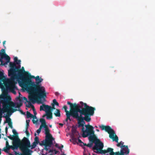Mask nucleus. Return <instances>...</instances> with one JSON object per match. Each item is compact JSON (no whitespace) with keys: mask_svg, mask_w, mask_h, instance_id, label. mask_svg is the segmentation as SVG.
Returning <instances> with one entry per match:
<instances>
[{"mask_svg":"<svg viewBox=\"0 0 155 155\" xmlns=\"http://www.w3.org/2000/svg\"><path fill=\"white\" fill-rule=\"evenodd\" d=\"M29 148H27L24 152H22V153L19 155H31L30 153L32 151L29 149Z\"/></svg>","mask_w":155,"mask_h":155,"instance_id":"a878e982","label":"nucleus"},{"mask_svg":"<svg viewBox=\"0 0 155 155\" xmlns=\"http://www.w3.org/2000/svg\"><path fill=\"white\" fill-rule=\"evenodd\" d=\"M28 104H27V103L26 104H26V107H27L28 108H30L31 107V106L33 105H32L31 103V102H30L29 101H28V102H27Z\"/></svg>","mask_w":155,"mask_h":155,"instance_id":"4c0bfd02","label":"nucleus"},{"mask_svg":"<svg viewBox=\"0 0 155 155\" xmlns=\"http://www.w3.org/2000/svg\"><path fill=\"white\" fill-rule=\"evenodd\" d=\"M18 110L22 114H24L25 113L22 111V110Z\"/></svg>","mask_w":155,"mask_h":155,"instance_id":"6e6d98bb","label":"nucleus"},{"mask_svg":"<svg viewBox=\"0 0 155 155\" xmlns=\"http://www.w3.org/2000/svg\"><path fill=\"white\" fill-rule=\"evenodd\" d=\"M76 113H70V114H66V118L65 119V120L66 121H68V120H69L70 121H71V120L70 118V117L71 116L74 119H75L76 116Z\"/></svg>","mask_w":155,"mask_h":155,"instance_id":"5701e85b","label":"nucleus"},{"mask_svg":"<svg viewBox=\"0 0 155 155\" xmlns=\"http://www.w3.org/2000/svg\"><path fill=\"white\" fill-rule=\"evenodd\" d=\"M53 151H54V150H53L50 149L49 150V153H52V152H53Z\"/></svg>","mask_w":155,"mask_h":155,"instance_id":"0e129e2a","label":"nucleus"},{"mask_svg":"<svg viewBox=\"0 0 155 155\" xmlns=\"http://www.w3.org/2000/svg\"><path fill=\"white\" fill-rule=\"evenodd\" d=\"M54 114L56 117H60L61 116V114L59 110L56 109L55 112L54 113Z\"/></svg>","mask_w":155,"mask_h":155,"instance_id":"7c9ffc66","label":"nucleus"},{"mask_svg":"<svg viewBox=\"0 0 155 155\" xmlns=\"http://www.w3.org/2000/svg\"><path fill=\"white\" fill-rule=\"evenodd\" d=\"M7 137L11 140H13V141H14V140H15V137L17 138L16 137H13V135L12 137H11V136H8Z\"/></svg>","mask_w":155,"mask_h":155,"instance_id":"79ce46f5","label":"nucleus"},{"mask_svg":"<svg viewBox=\"0 0 155 155\" xmlns=\"http://www.w3.org/2000/svg\"><path fill=\"white\" fill-rule=\"evenodd\" d=\"M43 127V126L42 125H41L39 128L37 130V132L38 134H39L41 132V130Z\"/></svg>","mask_w":155,"mask_h":155,"instance_id":"ea45409f","label":"nucleus"},{"mask_svg":"<svg viewBox=\"0 0 155 155\" xmlns=\"http://www.w3.org/2000/svg\"><path fill=\"white\" fill-rule=\"evenodd\" d=\"M80 104L81 105L78 104L77 113L91 119V116L94 115L95 108L90 106L82 101L80 102Z\"/></svg>","mask_w":155,"mask_h":155,"instance_id":"f03ea898","label":"nucleus"},{"mask_svg":"<svg viewBox=\"0 0 155 155\" xmlns=\"http://www.w3.org/2000/svg\"><path fill=\"white\" fill-rule=\"evenodd\" d=\"M88 139L89 141L92 143H94L95 141H97V140L99 139L97 138L94 133V134H92L89 135Z\"/></svg>","mask_w":155,"mask_h":155,"instance_id":"4be33fe9","label":"nucleus"},{"mask_svg":"<svg viewBox=\"0 0 155 155\" xmlns=\"http://www.w3.org/2000/svg\"><path fill=\"white\" fill-rule=\"evenodd\" d=\"M54 151L55 152V154H56L58 152V151H57L55 149H54Z\"/></svg>","mask_w":155,"mask_h":155,"instance_id":"69168bd1","label":"nucleus"},{"mask_svg":"<svg viewBox=\"0 0 155 155\" xmlns=\"http://www.w3.org/2000/svg\"><path fill=\"white\" fill-rule=\"evenodd\" d=\"M8 125L11 128H12V122L8 124Z\"/></svg>","mask_w":155,"mask_h":155,"instance_id":"09e8293b","label":"nucleus"},{"mask_svg":"<svg viewBox=\"0 0 155 155\" xmlns=\"http://www.w3.org/2000/svg\"><path fill=\"white\" fill-rule=\"evenodd\" d=\"M6 111L4 110H1L0 111V121L2 120V118L3 117V116H2L3 114H4L5 113V112Z\"/></svg>","mask_w":155,"mask_h":155,"instance_id":"e433bc0d","label":"nucleus"},{"mask_svg":"<svg viewBox=\"0 0 155 155\" xmlns=\"http://www.w3.org/2000/svg\"><path fill=\"white\" fill-rule=\"evenodd\" d=\"M20 67H21V65H20V64L18 65V67H17V68H18V70H19L20 69Z\"/></svg>","mask_w":155,"mask_h":155,"instance_id":"338daca9","label":"nucleus"},{"mask_svg":"<svg viewBox=\"0 0 155 155\" xmlns=\"http://www.w3.org/2000/svg\"><path fill=\"white\" fill-rule=\"evenodd\" d=\"M67 104L68 105H70V109L69 111H68L67 110V107L66 105H64L63 106V108L64 109V110L65 112L66 113V114H69L70 113H77V108H78V104L76 103L72 104L69 101L67 102Z\"/></svg>","mask_w":155,"mask_h":155,"instance_id":"1a4fd4ad","label":"nucleus"},{"mask_svg":"<svg viewBox=\"0 0 155 155\" xmlns=\"http://www.w3.org/2000/svg\"><path fill=\"white\" fill-rule=\"evenodd\" d=\"M38 144L37 143H36V142H34L33 143H32V145H31V147H31V149H34L35 148V147L36 146H37V145Z\"/></svg>","mask_w":155,"mask_h":155,"instance_id":"f704fd0d","label":"nucleus"},{"mask_svg":"<svg viewBox=\"0 0 155 155\" xmlns=\"http://www.w3.org/2000/svg\"><path fill=\"white\" fill-rule=\"evenodd\" d=\"M30 93H33L36 95L38 99H41L46 97V94L44 87L41 86L35 85L27 89Z\"/></svg>","mask_w":155,"mask_h":155,"instance_id":"20e7f679","label":"nucleus"},{"mask_svg":"<svg viewBox=\"0 0 155 155\" xmlns=\"http://www.w3.org/2000/svg\"><path fill=\"white\" fill-rule=\"evenodd\" d=\"M12 132L14 134V135L13 136V137H16L17 138L15 137V140H14L16 141H21V140L19 139L18 136V133L16 131L15 129L12 130Z\"/></svg>","mask_w":155,"mask_h":155,"instance_id":"cd10ccee","label":"nucleus"},{"mask_svg":"<svg viewBox=\"0 0 155 155\" xmlns=\"http://www.w3.org/2000/svg\"><path fill=\"white\" fill-rule=\"evenodd\" d=\"M55 147H56L58 148H60V147L58 146V145L57 143H56L55 144Z\"/></svg>","mask_w":155,"mask_h":155,"instance_id":"4d7b16f0","label":"nucleus"},{"mask_svg":"<svg viewBox=\"0 0 155 155\" xmlns=\"http://www.w3.org/2000/svg\"><path fill=\"white\" fill-rule=\"evenodd\" d=\"M50 108H51L50 106H49L47 105L43 104L40 106V111H45L46 112V111H51L50 110Z\"/></svg>","mask_w":155,"mask_h":155,"instance_id":"6ab92c4d","label":"nucleus"},{"mask_svg":"<svg viewBox=\"0 0 155 155\" xmlns=\"http://www.w3.org/2000/svg\"><path fill=\"white\" fill-rule=\"evenodd\" d=\"M124 144V143L122 141L120 142L119 143H118L117 144V146L118 147H120L121 146H124L123 145Z\"/></svg>","mask_w":155,"mask_h":155,"instance_id":"a19ab883","label":"nucleus"},{"mask_svg":"<svg viewBox=\"0 0 155 155\" xmlns=\"http://www.w3.org/2000/svg\"><path fill=\"white\" fill-rule=\"evenodd\" d=\"M81 127H82V131L83 132H83H84V131L85 130H84V126H81Z\"/></svg>","mask_w":155,"mask_h":155,"instance_id":"3c124183","label":"nucleus"},{"mask_svg":"<svg viewBox=\"0 0 155 155\" xmlns=\"http://www.w3.org/2000/svg\"><path fill=\"white\" fill-rule=\"evenodd\" d=\"M53 141L52 140V143L51 144L49 143L48 141L47 140H45V142H43L42 143V145L45 146V149L46 150L48 151V148L47 147H51L53 144Z\"/></svg>","mask_w":155,"mask_h":155,"instance_id":"b1692460","label":"nucleus"},{"mask_svg":"<svg viewBox=\"0 0 155 155\" xmlns=\"http://www.w3.org/2000/svg\"><path fill=\"white\" fill-rule=\"evenodd\" d=\"M22 101H25L24 102L25 104H26L27 102H28V101L27 98L25 97H21Z\"/></svg>","mask_w":155,"mask_h":155,"instance_id":"37998d69","label":"nucleus"},{"mask_svg":"<svg viewBox=\"0 0 155 155\" xmlns=\"http://www.w3.org/2000/svg\"><path fill=\"white\" fill-rule=\"evenodd\" d=\"M32 122L33 123V124H36V123H37V122L38 121V120L37 119L36 120H35L34 119H33L32 120Z\"/></svg>","mask_w":155,"mask_h":155,"instance_id":"de8ad7c7","label":"nucleus"},{"mask_svg":"<svg viewBox=\"0 0 155 155\" xmlns=\"http://www.w3.org/2000/svg\"><path fill=\"white\" fill-rule=\"evenodd\" d=\"M31 118H33V119H34H34H37V118L36 115H33V116H32V117Z\"/></svg>","mask_w":155,"mask_h":155,"instance_id":"603ef678","label":"nucleus"},{"mask_svg":"<svg viewBox=\"0 0 155 155\" xmlns=\"http://www.w3.org/2000/svg\"><path fill=\"white\" fill-rule=\"evenodd\" d=\"M19 96L17 97L16 99L17 101H19L20 103H15L17 105V107H18V108H19L20 107H21L22 105V100L21 97H20V95H21V94L20 93H19Z\"/></svg>","mask_w":155,"mask_h":155,"instance_id":"393cba45","label":"nucleus"},{"mask_svg":"<svg viewBox=\"0 0 155 155\" xmlns=\"http://www.w3.org/2000/svg\"><path fill=\"white\" fill-rule=\"evenodd\" d=\"M30 120H26V129H28V128L29 126V123L30 122Z\"/></svg>","mask_w":155,"mask_h":155,"instance_id":"58836bf2","label":"nucleus"},{"mask_svg":"<svg viewBox=\"0 0 155 155\" xmlns=\"http://www.w3.org/2000/svg\"><path fill=\"white\" fill-rule=\"evenodd\" d=\"M12 145L11 146L10 149H11L13 150L17 149L18 147L22 152H24L27 148H30L31 143L29 139L24 137L21 141L14 140L12 142Z\"/></svg>","mask_w":155,"mask_h":155,"instance_id":"7ed1b4c3","label":"nucleus"},{"mask_svg":"<svg viewBox=\"0 0 155 155\" xmlns=\"http://www.w3.org/2000/svg\"><path fill=\"white\" fill-rule=\"evenodd\" d=\"M9 66L10 69L8 71V76H11V78L6 79L3 74L0 73V81L3 82L8 90L15 94L16 92L15 90L17 88V87L14 83V80L16 77L17 74L16 73L18 68H17L15 64L12 62H10Z\"/></svg>","mask_w":155,"mask_h":155,"instance_id":"f257e3e1","label":"nucleus"},{"mask_svg":"<svg viewBox=\"0 0 155 155\" xmlns=\"http://www.w3.org/2000/svg\"><path fill=\"white\" fill-rule=\"evenodd\" d=\"M33 113L34 114V115H36L37 114V113L36 111L35 110V111H33Z\"/></svg>","mask_w":155,"mask_h":155,"instance_id":"e2e57ef3","label":"nucleus"},{"mask_svg":"<svg viewBox=\"0 0 155 155\" xmlns=\"http://www.w3.org/2000/svg\"><path fill=\"white\" fill-rule=\"evenodd\" d=\"M114 149L113 148L108 147L107 150H104L102 151V154H105L106 153H109L110 155H116V152H113Z\"/></svg>","mask_w":155,"mask_h":155,"instance_id":"aec40b11","label":"nucleus"},{"mask_svg":"<svg viewBox=\"0 0 155 155\" xmlns=\"http://www.w3.org/2000/svg\"><path fill=\"white\" fill-rule=\"evenodd\" d=\"M93 143L91 142L90 143L87 144V146L88 147H92V146L93 145Z\"/></svg>","mask_w":155,"mask_h":155,"instance_id":"49530a36","label":"nucleus"},{"mask_svg":"<svg viewBox=\"0 0 155 155\" xmlns=\"http://www.w3.org/2000/svg\"><path fill=\"white\" fill-rule=\"evenodd\" d=\"M63 147H64V146H63V145H61V147H60V148H59V149H61V152H62V148H63Z\"/></svg>","mask_w":155,"mask_h":155,"instance_id":"bf43d9fd","label":"nucleus"},{"mask_svg":"<svg viewBox=\"0 0 155 155\" xmlns=\"http://www.w3.org/2000/svg\"><path fill=\"white\" fill-rule=\"evenodd\" d=\"M15 103L12 101H10V102L8 103V104L7 105V108L5 110L6 111L5 112H7V114L6 116H8V117L11 115L12 113V112L10 110V108L11 107H15Z\"/></svg>","mask_w":155,"mask_h":155,"instance_id":"dca6fc26","label":"nucleus"},{"mask_svg":"<svg viewBox=\"0 0 155 155\" xmlns=\"http://www.w3.org/2000/svg\"><path fill=\"white\" fill-rule=\"evenodd\" d=\"M85 126L86 129L82 133V136L83 137L85 138L90 135L94 134V131L93 130L94 128L93 126L89 124L85 125Z\"/></svg>","mask_w":155,"mask_h":155,"instance_id":"9d476101","label":"nucleus"},{"mask_svg":"<svg viewBox=\"0 0 155 155\" xmlns=\"http://www.w3.org/2000/svg\"><path fill=\"white\" fill-rule=\"evenodd\" d=\"M26 74L22 81L21 84L27 89L32 87L31 85V83L32 84V83H34V82L32 81L31 79L35 78V79L36 77L34 76L31 75L29 73H26Z\"/></svg>","mask_w":155,"mask_h":155,"instance_id":"0eeeda50","label":"nucleus"},{"mask_svg":"<svg viewBox=\"0 0 155 155\" xmlns=\"http://www.w3.org/2000/svg\"><path fill=\"white\" fill-rule=\"evenodd\" d=\"M2 50H3V53H0V55L1 56V58L0 59V61L2 63V59L3 58H4L6 60V62L3 64L4 65H5L10 62V58L5 53L4 49H2Z\"/></svg>","mask_w":155,"mask_h":155,"instance_id":"2eb2a0df","label":"nucleus"},{"mask_svg":"<svg viewBox=\"0 0 155 155\" xmlns=\"http://www.w3.org/2000/svg\"><path fill=\"white\" fill-rule=\"evenodd\" d=\"M25 133L26 134L27 136L28 137L29 136V133L28 131V129H26Z\"/></svg>","mask_w":155,"mask_h":155,"instance_id":"a18cd8bd","label":"nucleus"},{"mask_svg":"<svg viewBox=\"0 0 155 155\" xmlns=\"http://www.w3.org/2000/svg\"><path fill=\"white\" fill-rule=\"evenodd\" d=\"M3 117H5L6 119V121L5 123H8V124L11 122V118L8 116H4Z\"/></svg>","mask_w":155,"mask_h":155,"instance_id":"2f4dec72","label":"nucleus"},{"mask_svg":"<svg viewBox=\"0 0 155 155\" xmlns=\"http://www.w3.org/2000/svg\"><path fill=\"white\" fill-rule=\"evenodd\" d=\"M43 80V79L41 78H40L39 76H37L35 77V83H32V84L31 83V85L32 87H35V85H36L37 86H41L39 84L42 82Z\"/></svg>","mask_w":155,"mask_h":155,"instance_id":"a211bd4d","label":"nucleus"},{"mask_svg":"<svg viewBox=\"0 0 155 155\" xmlns=\"http://www.w3.org/2000/svg\"><path fill=\"white\" fill-rule=\"evenodd\" d=\"M15 107H11V108H10V110H11L12 111V113H13L14 112H15L18 110L17 109H14V108H13V107H15V108L18 107H17V105L15 103Z\"/></svg>","mask_w":155,"mask_h":155,"instance_id":"473e14b6","label":"nucleus"},{"mask_svg":"<svg viewBox=\"0 0 155 155\" xmlns=\"http://www.w3.org/2000/svg\"><path fill=\"white\" fill-rule=\"evenodd\" d=\"M82 144H83V146H87V144H86L85 143H84L83 142Z\"/></svg>","mask_w":155,"mask_h":155,"instance_id":"774afa93","label":"nucleus"},{"mask_svg":"<svg viewBox=\"0 0 155 155\" xmlns=\"http://www.w3.org/2000/svg\"><path fill=\"white\" fill-rule=\"evenodd\" d=\"M14 60L15 62H16V61H17L18 60L17 58V57L15 58H14Z\"/></svg>","mask_w":155,"mask_h":155,"instance_id":"680f3d73","label":"nucleus"},{"mask_svg":"<svg viewBox=\"0 0 155 155\" xmlns=\"http://www.w3.org/2000/svg\"><path fill=\"white\" fill-rule=\"evenodd\" d=\"M26 116L27 118H28L30 117H32L33 116V115L31 114L28 111H27L26 112Z\"/></svg>","mask_w":155,"mask_h":155,"instance_id":"72a5a7b5","label":"nucleus"},{"mask_svg":"<svg viewBox=\"0 0 155 155\" xmlns=\"http://www.w3.org/2000/svg\"><path fill=\"white\" fill-rule=\"evenodd\" d=\"M34 142L37 143L38 144L39 143V141L38 137H35Z\"/></svg>","mask_w":155,"mask_h":155,"instance_id":"c03bdc74","label":"nucleus"},{"mask_svg":"<svg viewBox=\"0 0 155 155\" xmlns=\"http://www.w3.org/2000/svg\"><path fill=\"white\" fill-rule=\"evenodd\" d=\"M5 131L6 132V133L7 134V131H8V127H6L5 128Z\"/></svg>","mask_w":155,"mask_h":155,"instance_id":"052dcab7","label":"nucleus"},{"mask_svg":"<svg viewBox=\"0 0 155 155\" xmlns=\"http://www.w3.org/2000/svg\"><path fill=\"white\" fill-rule=\"evenodd\" d=\"M76 129L77 128L75 127H74V126H72L71 129V132L72 134V139L73 140L75 139V138L74 137V135H78L79 134V132L77 131Z\"/></svg>","mask_w":155,"mask_h":155,"instance_id":"412c9836","label":"nucleus"},{"mask_svg":"<svg viewBox=\"0 0 155 155\" xmlns=\"http://www.w3.org/2000/svg\"><path fill=\"white\" fill-rule=\"evenodd\" d=\"M31 107L32 108L33 111H35V110L34 105H32Z\"/></svg>","mask_w":155,"mask_h":155,"instance_id":"5fc2aeb1","label":"nucleus"},{"mask_svg":"<svg viewBox=\"0 0 155 155\" xmlns=\"http://www.w3.org/2000/svg\"><path fill=\"white\" fill-rule=\"evenodd\" d=\"M11 146L9 145L8 142L7 141L6 142V147L3 148L2 150L5 152L8 153V151L10 150V147Z\"/></svg>","mask_w":155,"mask_h":155,"instance_id":"bb28decb","label":"nucleus"},{"mask_svg":"<svg viewBox=\"0 0 155 155\" xmlns=\"http://www.w3.org/2000/svg\"><path fill=\"white\" fill-rule=\"evenodd\" d=\"M47 114V119H51L52 118V113L51 111H46Z\"/></svg>","mask_w":155,"mask_h":155,"instance_id":"c85d7f7f","label":"nucleus"},{"mask_svg":"<svg viewBox=\"0 0 155 155\" xmlns=\"http://www.w3.org/2000/svg\"><path fill=\"white\" fill-rule=\"evenodd\" d=\"M94 143L95 145L93 147V149L97 150V152H96V153L102 154V151L104 150H102L104 146L103 143L99 139L97 140V141L95 142Z\"/></svg>","mask_w":155,"mask_h":155,"instance_id":"9b49d317","label":"nucleus"},{"mask_svg":"<svg viewBox=\"0 0 155 155\" xmlns=\"http://www.w3.org/2000/svg\"><path fill=\"white\" fill-rule=\"evenodd\" d=\"M45 128V134L46 136L45 137V140H47L50 144L52 143V140H54V139L52 137L51 134H50V130L47 126H45L43 127Z\"/></svg>","mask_w":155,"mask_h":155,"instance_id":"f8f14e48","label":"nucleus"},{"mask_svg":"<svg viewBox=\"0 0 155 155\" xmlns=\"http://www.w3.org/2000/svg\"><path fill=\"white\" fill-rule=\"evenodd\" d=\"M55 108L54 107V106H52V107H51V108H50V110L51 111V110L53 109H55Z\"/></svg>","mask_w":155,"mask_h":155,"instance_id":"864d4df0","label":"nucleus"},{"mask_svg":"<svg viewBox=\"0 0 155 155\" xmlns=\"http://www.w3.org/2000/svg\"><path fill=\"white\" fill-rule=\"evenodd\" d=\"M129 152L130 150L128 149L127 146H121L120 152H116V155H128L129 154Z\"/></svg>","mask_w":155,"mask_h":155,"instance_id":"4468645a","label":"nucleus"},{"mask_svg":"<svg viewBox=\"0 0 155 155\" xmlns=\"http://www.w3.org/2000/svg\"><path fill=\"white\" fill-rule=\"evenodd\" d=\"M6 91H4L2 94L0 95V111L5 110L7 108V105L10 102L11 98L10 96H7Z\"/></svg>","mask_w":155,"mask_h":155,"instance_id":"39448f33","label":"nucleus"},{"mask_svg":"<svg viewBox=\"0 0 155 155\" xmlns=\"http://www.w3.org/2000/svg\"><path fill=\"white\" fill-rule=\"evenodd\" d=\"M17 72H18V74H17L16 78L19 79L21 81L22 80L23 78L25 76V75L27 74L26 73H28V72L25 71L23 67H22L21 69H20L19 70L18 69L17 70Z\"/></svg>","mask_w":155,"mask_h":155,"instance_id":"ddd939ff","label":"nucleus"},{"mask_svg":"<svg viewBox=\"0 0 155 155\" xmlns=\"http://www.w3.org/2000/svg\"><path fill=\"white\" fill-rule=\"evenodd\" d=\"M29 94L28 98L29 101L33 104L38 99L36 95L33 93H30Z\"/></svg>","mask_w":155,"mask_h":155,"instance_id":"f3484780","label":"nucleus"},{"mask_svg":"<svg viewBox=\"0 0 155 155\" xmlns=\"http://www.w3.org/2000/svg\"><path fill=\"white\" fill-rule=\"evenodd\" d=\"M40 121L41 123V125H42L43 126V127H44L45 126H47L46 124L45 120L44 119H40Z\"/></svg>","mask_w":155,"mask_h":155,"instance_id":"c756f323","label":"nucleus"},{"mask_svg":"<svg viewBox=\"0 0 155 155\" xmlns=\"http://www.w3.org/2000/svg\"><path fill=\"white\" fill-rule=\"evenodd\" d=\"M78 142H79V143H83V142H82L81 141V140L80 139H78Z\"/></svg>","mask_w":155,"mask_h":155,"instance_id":"13d9d810","label":"nucleus"},{"mask_svg":"<svg viewBox=\"0 0 155 155\" xmlns=\"http://www.w3.org/2000/svg\"><path fill=\"white\" fill-rule=\"evenodd\" d=\"M21 61L20 60H18V61L16 62V64L18 65L20 64Z\"/></svg>","mask_w":155,"mask_h":155,"instance_id":"8fccbe9b","label":"nucleus"},{"mask_svg":"<svg viewBox=\"0 0 155 155\" xmlns=\"http://www.w3.org/2000/svg\"><path fill=\"white\" fill-rule=\"evenodd\" d=\"M100 128L102 130H105L109 134V137L112 139L113 141H115L116 142H118V138L115 134V131L111 127L109 126H104V125H100Z\"/></svg>","mask_w":155,"mask_h":155,"instance_id":"423d86ee","label":"nucleus"},{"mask_svg":"<svg viewBox=\"0 0 155 155\" xmlns=\"http://www.w3.org/2000/svg\"><path fill=\"white\" fill-rule=\"evenodd\" d=\"M53 103L52 104V106H54V105H55L58 106L59 105L57 101L55 99H54L53 101Z\"/></svg>","mask_w":155,"mask_h":155,"instance_id":"c9c22d12","label":"nucleus"},{"mask_svg":"<svg viewBox=\"0 0 155 155\" xmlns=\"http://www.w3.org/2000/svg\"><path fill=\"white\" fill-rule=\"evenodd\" d=\"M75 119L78 120V127L79 128L81 126H84L85 123L84 120L87 122H89L91 119L85 117H83L82 115L79 114L77 112L76 113Z\"/></svg>","mask_w":155,"mask_h":155,"instance_id":"6e6552de","label":"nucleus"}]
</instances>
